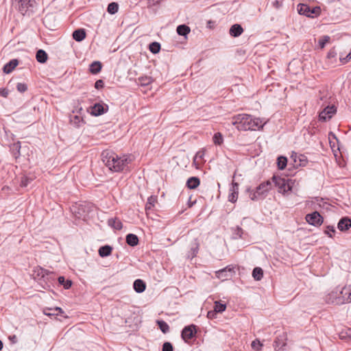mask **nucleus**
<instances>
[{
  "instance_id": "1",
  "label": "nucleus",
  "mask_w": 351,
  "mask_h": 351,
  "mask_svg": "<svg viewBox=\"0 0 351 351\" xmlns=\"http://www.w3.org/2000/svg\"><path fill=\"white\" fill-rule=\"evenodd\" d=\"M101 160L111 171L117 173L129 170L128 165L132 161L130 155L119 156L110 150L102 152Z\"/></svg>"
},
{
  "instance_id": "2",
  "label": "nucleus",
  "mask_w": 351,
  "mask_h": 351,
  "mask_svg": "<svg viewBox=\"0 0 351 351\" xmlns=\"http://www.w3.org/2000/svg\"><path fill=\"white\" fill-rule=\"evenodd\" d=\"M232 123L239 131L258 130L263 128L265 123L260 118L250 114H239L232 118Z\"/></svg>"
},
{
  "instance_id": "3",
  "label": "nucleus",
  "mask_w": 351,
  "mask_h": 351,
  "mask_svg": "<svg viewBox=\"0 0 351 351\" xmlns=\"http://www.w3.org/2000/svg\"><path fill=\"white\" fill-rule=\"evenodd\" d=\"M272 186L271 181L267 180L261 183L256 188L255 191L248 188L246 189V191L249 193L250 198L252 201H258L264 199L267 196V193L272 189Z\"/></svg>"
},
{
  "instance_id": "4",
  "label": "nucleus",
  "mask_w": 351,
  "mask_h": 351,
  "mask_svg": "<svg viewBox=\"0 0 351 351\" xmlns=\"http://www.w3.org/2000/svg\"><path fill=\"white\" fill-rule=\"evenodd\" d=\"M271 182L278 188V191L285 195L289 191H291L293 182L291 179L281 178L274 175L271 178Z\"/></svg>"
},
{
  "instance_id": "5",
  "label": "nucleus",
  "mask_w": 351,
  "mask_h": 351,
  "mask_svg": "<svg viewBox=\"0 0 351 351\" xmlns=\"http://www.w3.org/2000/svg\"><path fill=\"white\" fill-rule=\"evenodd\" d=\"M298 13L307 17L314 18L321 13V8L319 6L311 7L307 4L300 3L298 5Z\"/></svg>"
},
{
  "instance_id": "6",
  "label": "nucleus",
  "mask_w": 351,
  "mask_h": 351,
  "mask_svg": "<svg viewBox=\"0 0 351 351\" xmlns=\"http://www.w3.org/2000/svg\"><path fill=\"white\" fill-rule=\"evenodd\" d=\"M93 204L88 202L76 204L72 208V211L78 218L85 217L92 210Z\"/></svg>"
},
{
  "instance_id": "7",
  "label": "nucleus",
  "mask_w": 351,
  "mask_h": 351,
  "mask_svg": "<svg viewBox=\"0 0 351 351\" xmlns=\"http://www.w3.org/2000/svg\"><path fill=\"white\" fill-rule=\"evenodd\" d=\"M339 287H336L334 290L331 291L324 297V301L329 304L341 305L343 304L344 300L339 298Z\"/></svg>"
},
{
  "instance_id": "8",
  "label": "nucleus",
  "mask_w": 351,
  "mask_h": 351,
  "mask_svg": "<svg viewBox=\"0 0 351 351\" xmlns=\"http://www.w3.org/2000/svg\"><path fill=\"white\" fill-rule=\"evenodd\" d=\"M197 332V326L191 324L185 326L181 332V337L186 342L195 337Z\"/></svg>"
},
{
  "instance_id": "9",
  "label": "nucleus",
  "mask_w": 351,
  "mask_h": 351,
  "mask_svg": "<svg viewBox=\"0 0 351 351\" xmlns=\"http://www.w3.org/2000/svg\"><path fill=\"white\" fill-rule=\"evenodd\" d=\"M305 219L310 225L317 227L320 226L324 222L323 217L317 211L307 214Z\"/></svg>"
},
{
  "instance_id": "10",
  "label": "nucleus",
  "mask_w": 351,
  "mask_h": 351,
  "mask_svg": "<svg viewBox=\"0 0 351 351\" xmlns=\"http://www.w3.org/2000/svg\"><path fill=\"white\" fill-rule=\"evenodd\" d=\"M336 112L337 108L335 106H328L319 113V119L322 121H326L331 119Z\"/></svg>"
},
{
  "instance_id": "11",
  "label": "nucleus",
  "mask_w": 351,
  "mask_h": 351,
  "mask_svg": "<svg viewBox=\"0 0 351 351\" xmlns=\"http://www.w3.org/2000/svg\"><path fill=\"white\" fill-rule=\"evenodd\" d=\"M43 313L50 317L56 318V316L58 315H60L64 318L68 317V316L65 315L64 311L60 307L45 308L43 309Z\"/></svg>"
},
{
  "instance_id": "12",
  "label": "nucleus",
  "mask_w": 351,
  "mask_h": 351,
  "mask_svg": "<svg viewBox=\"0 0 351 351\" xmlns=\"http://www.w3.org/2000/svg\"><path fill=\"white\" fill-rule=\"evenodd\" d=\"M234 267L228 265L225 268L220 269L216 272V276L218 278H223V280L227 279L228 278H231L232 275L235 273Z\"/></svg>"
},
{
  "instance_id": "13",
  "label": "nucleus",
  "mask_w": 351,
  "mask_h": 351,
  "mask_svg": "<svg viewBox=\"0 0 351 351\" xmlns=\"http://www.w3.org/2000/svg\"><path fill=\"white\" fill-rule=\"evenodd\" d=\"M108 105L97 103L95 104L93 106L91 107L90 114L93 116L97 117L104 114L108 111Z\"/></svg>"
},
{
  "instance_id": "14",
  "label": "nucleus",
  "mask_w": 351,
  "mask_h": 351,
  "mask_svg": "<svg viewBox=\"0 0 351 351\" xmlns=\"http://www.w3.org/2000/svg\"><path fill=\"white\" fill-rule=\"evenodd\" d=\"M18 2L19 12L25 15L28 11L29 8L33 6V0H16Z\"/></svg>"
},
{
  "instance_id": "15",
  "label": "nucleus",
  "mask_w": 351,
  "mask_h": 351,
  "mask_svg": "<svg viewBox=\"0 0 351 351\" xmlns=\"http://www.w3.org/2000/svg\"><path fill=\"white\" fill-rule=\"evenodd\" d=\"M291 158L293 160L294 162L298 161V166L305 167L308 163V158L304 154L298 155L295 152H293Z\"/></svg>"
},
{
  "instance_id": "16",
  "label": "nucleus",
  "mask_w": 351,
  "mask_h": 351,
  "mask_svg": "<svg viewBox=\"0 0 351 351\" xmlns=\"http://www.w3.org/2000/svg\"><path fill=\"white\" fill-rule=\"evenodd\" d=\"M337 228L340 231H346L351 228V219L348 217H342L338 222Z\"/></svg>"
},
{
  "instance_id": "17",
  "label": "nucleus",
  "mask_w": 351,
  "mask_h": 351,
  "mask_svg": "<svg viewBox=\"0 0 351 351\" xmlns=\"http://www.w3.org/2000/svg\"><path fill=\"white\" fill-rule=\"evenodd\" d=\"M199 248V243L197 239H195L190 245V250L189 252L188 257L191 259L197 256Z\"/></svg>"
},
{
  "instance_id": "18",
  "label": "nucleus",
  "mask_w": 351,
  "mask_h": 351,
  "mask_svg": "<svg viewBox=\"0 0 351 351\" xmlns=\"http://www.w3.org/2000/svg\"><path fill=\"white\" fill-rule=\"evenodd\" d=\"M350 291V289H349L348 286H346L341 289L339 288L338 294L341 299L344 300L343 304L350 302L349 294H350L351 293Z\"/></svg>"
},
{
  "instance_id": "19",
  "label": "nucleus",
  "mask_w": 351,
  "mask_h": 351,
  "mask_svg": "<svg viewBox=\"0 0 351 351\" xmlns=\"http://www.w3.org/2000/svg\"><path fill=\"white\" fill-rule=\"evenodd\" d=\"M37 276H40V278H43L44 280L46 278L47 280H54L55 275L53 272L49 271L45 269L40 267L37 271Z\"/></svg>"
},
{
  "instance_id": "20",
  "label": "nucleus",
  "mask_w": 351,
  "mask_h": 351,
  "mask_svg": "<svg viewBox=\"0 0 351 351\" xmlns=\"http://www.w3.org/2000/svg\"><path fill=\"white\" fill-rule=\"evenodd\" d=\"M19 64V60L17 59H12L6 63L3 67V71L5 73H10Z\"/></svg>"
},
{
  "instance_id": "21",
  "label": "nucleus",
  "mask_w": 351,
  "mask_h": 351,
  "mask_svg": "<svg viewBox=\"0 0 351 351\" xmlns=\"http://www.w3.org/2000/svg\"><path fill=\"white\" fill-rule=\"evenodd\" d=\"M73 38L77 42H81L86 38V33L84 29H77L73 32Z\"/></svg>"
},
{
  "instance_id": "22",
  "label": "nucleus",
  "mask_w": 351,
  "mask_h": 351,
  "mask_svg": "<svg viewBox=\"0 0 351 351\" xmlns=\"http://www.w3.org/2000/svg\"><path fill=\"white\" fill-rule=\"evenodd\" d=\"M133 287L136 292L141 293H143L146 289L145 282L141 279H136L133 283Z\"/></svg>"
},
{
  "instance_id": "23",
  "label": "nucleus",
  "mask_w": 351,
  "mask_h": 351,
  "mask_svg": "<svg viewBox=\"0 0 351 351\" xmlns=\"http://www.w3.org/2000/svg\"><path fill=\"white\" fill-rule=\"evenodd\" d=\"M199 184H200L199 178L197 177L193 176V177L189 178L187 180L186 186L189 189H195L199 186Z\"/></svg>"
},
{
  "instance_id": "24",
  "label": "nucleus",
  "mask_w": 351,
  "mask_h": 351,
  "mask_svg": "<svg viewBox=\"0 0 351 351\" xmlns=\"http://www.w3.org/2000/svg\"><path fill=\"white\" fill-rule=\"evenodd\" d=\"M21 143L20 141H17L16 143L12 144L10 147L11 153L12 156L15 158V159L19 158L21 156Z\"/></svg>"
},
{
  "instance_id": "25",
  "label": "nucleus",
  "mask_w": 351,
  "mask_h": 351,
  "mask_svg": "<svg viewBox=\"0 0 351 351\" xmlns=\"http://www.w3.org/2000/svg\"><path fill=\"white\" fill-rule=\"evenodd\" d=\"M125 241L127 244L131 247L136 246L139 243L138 237L132 233L126 235Z\"/></svg>"
},
{
  "instance_id": "26",
  "label": "nucleus",
  "mask_w": 351,
  "mask_h": 351,
  "mask_svg": "<svg viewBox=\"0 0 351 351\" xmlns=\"http://www.w3.org/2000/svg\"><path fill=\"white\" fill-rule=\"evenodd\" d=\"M243 32V29L239 24H234L230 29V34L233 37H238Z\"/></svg>"
},
{
  "instance_id": "27",
  "label": "nucleus",
  "mask_w": 351,
  "mask_h": 351,
  "mask_svg": "<svg viewBox=\"0 0 351 351\" xmlns=\"http://www.w3.org/2000/svg\"><path fill=\"white\" fill-rule=\"evenodd\" d=\"M102 69V64L99 61H94L89 66V71L92 74L99 73Z\"/></svg>"
},
{
  "instance_id": "28",
  "label": "nucleus",
  "mask_w": 351,
  "mask_h": 351,
  "mask_svg": "<svg viewBox=\"0 0 351 351\" xmlns=\"http://www.w3.org/2000/svg\"><path fill=\"white\" fill-rule=\"evenodd\" d=\"M36 58L38 62L44 64L47 61L48 55L45 50L38 49L36 53Z\"/></svg>"
},
{
  "instance_id": "29",
  "label": "nucleus",
  "mask_w": 351,
  "mask_h": 351,
  "mask_svg": "<svg viewBox=\"0 0 351 351\" xmlns=\"http://www.w3.org/2000/svg\"><path fill=\"white\" fill-rule=\"evenodd\" d=\"M112 251V247L108 245H106L99 247L98 253L101 257L104 258L110 256Z\"/></svg>"
},
{
  "instance_id": "30",
  "label": "nucleus",
  "mask_w": 351,
  "mask_h": 351,
  "mask_svg": "<svg viewBox=\"0 0 351 351\" xmlns=\"http://www.w3.org/2000/svg\"><path fill=\"white\" fill-rule=\"evenodd\" d=\"M108 224L117 230H120L123 228L122 222L117 218L109 219L108 220Z\"/></svg>"
},
{
  "instance_id": "31",
  "label": "nucleus",
  "mask_w": 351,
  "mask_h": 351,
  "mask_svg": "<svg viewBox=\"0 0 351 351\" xmlns=\"http://www.w3.org/2000/svg\"><path fill=\"white\" fill-rule=\"evenodd\" d=\"M158 201V197L156 195H151L148 197L146 205H145V210L147 212L148 210H151L155 206V204Z\"/></svg>"
},
{
  "instance_id": "32",
  "label": "nucleus",
  "mask_w": 351,
  "mask_h": 351,
  "mask_svg": "<svg viewBox=\"0 0 351 351\" xmlns=\"http://www.w3.org/2000/svg\"><path fill=\"white\" fill-rule=\"evenodd\" d=\"M191 29L186 25H180L177 27L176 32L178 35L186 36L190 33Z\"/></svg>"
},
{
  "instance_id": "33",
  "label": "nucleus",
  "mask_w": 351,
  "mask_h": 351,
  "mask_svg": "<svg viewBox=\"0 0 351 351\" xmlns=\"http://www.w3.org/2000/svg\"><path fill=\"white\" fill-rule=\"evenodd\" d=\"M252 277L255 280H261L263 277V270L259 267H255L252 271Z\"/></svg>"
},
{
  "instance_id": "34",
  "label": "nucleus",
  "mask_w": 351,
  "mask_h": 351,
  "mask_svg": "<svg viewBox=\"0 0 351 351\" xmlns=\"http://www.w3.org/2000/svg\"><path fill=\"white\" fill-rule=\"evenodd\" d=\"M58 283L63 286L65 289L71 288L73 282L69 279H65L64 276H60L58 278Z\"/></svg>"
},
{
  "instance_id": "35",
  "label": "nucleus",
  "mask_w": 351,
  "mask_h": 351,
  "mask_svg": "<svg viewBox=\"0 0 351 351\" xmlns=\"http://www.w3.org/2000/svg\"><path fill=\"white\" fill-rule=\"evenodd\" d=\"M287 165V158L285 156H280L277 158V166L280 170H283Z\"/></svg>"
},
{
  "instance_id": "36",
  "label": "nucleus",
  "mask_w": 351,
  "mask_h": 351,
  "mask_svg": "<svg viewBox=\"0 0 351 351\" xmlns=\"http://www.w3.org/2000/svg\"><path fill=\"white\" fill-rule=\"evenodd\" d=\"M337 52L335 47L330 49L327 54V59L329 62L331 64L335 63L337 62Z\"/></svg>"
},
{
  "instance_id": "37",
  "label": "nucleus",
  "mask_w": 351,
  "mask_h": 351,
  "mask_svg": "<svg viewBox=\"0 0 351 351\" xmlns=\"http://www.w3.org/2000/svg\"><path fill=\"white\" fill-rule=\"evenodd\" d=\"M139 84L143 86L149 85L153 82V79L149 76H141L138 78Z\"/></svg>"
},
{
  "instance_id": "38",
  "label": "nucleus",
  "mask_w": 351,
  "mask_h": 351,
  "mask_svg": "<svg viewBox=\"0 0 351 351\" xmlns=\"http://www.w3.org/2000/svg\"><path fill=\"white\" fill-rule=\"evenodd\" d=\"M119 7L117 2H111L108 5L107 12L110 14H114L118 12Z\"/></svg>"
},
{
  "instance_id": "39",
  "label": "nucleus",
  "mask_w": 351,
  "mask_h": 351,
  "mask_svg": "<svg viewBox=\"0 0 351 351\" xmlns=\"http://www.w3.org/2000/svg\"><path fill=\"white\" fill-rule=\"evenodd\" d=\"M226 304L221 303L220 301H216L214 304V311L217 313H221L226 311Z\"/></svg>"
},
{
  "instance_id": "40",
  "label": "nucleus",
  "mask_w": 351,
  "mask_h": 351,
  "mask_svg": "<svg viewBox=\"0 0 351 351\" xmlns=\"http://www.w3.org/2000/svg\"><path fill=\"white\" fill-rule=\"evenodd\" d=\"M157 325L160 330L164 333L166 334L169 331V326L167 323L163 320H158Z\"/></svg>"
},
{
  "instance_id": "41",
  "label": "nucleus",
  "mask_w": 351,
  "mask_h": 351,
  "mask_svg": "<svg viewBox=\"0 0 351 351\" xmlns=\"http://www.w3.org/2000/svg\"><path fill=\"white\" fill-rule=\"evenodd\" d=\"M71 123L74 125L75 127H80L81 123H84V119L79 115H73L71 116L70 118Z\"/></svg>"
},
{
  "instance_id": "42",
  "label": "nucleus",
  "mask_w": 351,
  "mask_h": 351,
  "mask_svg": "<svg viewBox=\"0 0 351 351\" xmlns=\"http://www.w3.org/2000/svg\"><path fill=\"white\" fill-rule=\"evenodd\" d=\"M149 49L154 54L158 53L160 50V44L157 42H153L149 44Z\"/></svg>"
},
{
  "instance_id": "43",
  "label": "nucleus",
  "mask_w": 351,
  "mask_h": 351,
  "mask_svg": "<svg viewBox=\"0 0 351 351\" xmlns=\"http://www.w3.org/2000/svg\"><path fill=\"white\" fill-rule=\"evenodd\" d=\"M213 143L217 145H221L223 142V136L220 132H217L213 137Z\"/></svg>"
},
{
  "instance_id": "44",
  "label": "nucleus",
  "mask_w": 351,
  "mask_h": 351,
  "mask_svg": "<svg viewBox=\"0 0 351 351\" xmlns=\"http://www.w3.org/2000/svg\"><path fill=\"white\" fill-rule=\"evenodd\" d=\"M330 40L329 36H323L319 39V46L320 48L323 49L326 44L328 43Z\"/></svg>"
},
{
  "instance_id": "45",
  "label": "nucleus",
  "mask_w": 351,
  "mask_h": 351,
  "mask_svg": "<svg viewBox=\"0 0 351 351\" xmlns=\"http://www.w3.org/2000/svg\"><path fill=\"white\" fill-rule=\"evenodd\" d=\"M335 232V228L333 226H327L326 229L324 230V233L327 234L329 237L333 238V233Z\"/></svg>"
},
{
  "instance_id": "46",
  "label": "nucleus",
  "mask_w": 351,
  "mask_h": 351,
  "mask_svg": "<svg viewBox=\"0 0 351 351\" xmlns=\"http://www.w3.org/2000/svg\"><path fill=\"white\" fill-rule=\"evenodd\" d=\"M243 230L241 227L237 226L234 230V237L235 239H237V238L241 239V238H243Z\"/></svg>"
},
{
  "instance_id": "47",
  "label": "nucleus",
  "mask_w": 351,
  "mask_h": 351,
  "mask_svg": "<svg viewBox=\"0 0 351 351\" xmlns=\"http://www.w3.org/2000/svg\"><path fill=\"white\" fill-rule=\"evenodd\" d=\"M238 195L239 191L231 192L228 195V200L232 203L236 202L238 199Z\"/></svg>"
},
{
  "instance_id": "48",
  "label": "nucleus",
  "mask_w": 351,
  "mask_h": 351,
  "mask_svg": "<svg viewBox=\"0 0 351 351\" xmlns=\"http://www.w3.org/2000/svg\"><path fill=\"white\" fill-rule=\"evenodd\" d=\"M16 89L21 93H25L27 90V85L25 83H18L16 84Z\"/></svg>"
},
{
  "instance_id": "49",
  "label": "nucleus",
  "mask_w": 351,
  "mask_h": 351,
  "mask_svg": "<svg viewBox=\"0 0 351 351\" xmlns=\"http://www.w3.org/2000/svg\"><path fill=\"white\" fill-rule=\"evenodd\" d=\"M252 348L256 350H260L263 344L260 342L259 340L255 339L252 342Z\"/></svg>"
},
{
  "instance_id": "50",
  "label": "nucleus",
  "mask_w": 351,
  "mask_h": 351,
  "mask_svg": "<svg viewBox=\"0 0 351 351\" xmlns=\"http://www.w3.org/2000/svg\"><path fill=\"white\" fill-rule=\"evenodd\" d=\"M162 351H173V345L170 342H165L162 345Z\"/></svg>"
},
{
  "instance_id": "51",
  "label": "nucleus",
  "mask_w": 351,
  "mask_h": 351,
  "mask_svg": "<svg viewBox=\"0 0 351 351\" xmlns=\"http://www.w3.org/2000/svg\"><path fill=\"white\" fill-rule=\"evenodd\" d=\"M31 179L28 178L26 176H23L21 180V186L26 187L29 183L31 182Z\"/></svg>"
},
{
  "instance_id": "52",
  "label": "nucleus",
  "mask_w": 351,
  "mask_h": 351,
  "mask_svg": "<svg viewBox=\"0 0 351 351\" xmlns=\"http://www.w3.org/2000/svg\"><path fill=\"white\" fill-rule=\"evenodd\" d=\"M204 152H202V151H199L196 153L195 157H194V159H193V162L195 163L196 162V160L197 159H202L203 157H204Z\"/></svg>"
},
{
  "instance_id": "53",
  "label": "nucleus",
  "mask_w": 351,
  "mask_h": 351,
  "mask_svg": "<svg viewBox=\"0 0 351 351\" xmlns=\"http://www.w3.org/2000/svg\"><path fill=\"white\" fill-rule=\"evenodd\" d=\"M104 82L102 80H98L95 83V88L96 89H101L104 87Z\"/></svg>"
},
{
  "instance_id": "54",
  "label": "nucleus",
  "mask_w": 351,
  "mask_h": 351,
  "mask_svg": "<svg viewBox=\"0 0 351 351\" xmlns=\"http://www.w3.org/2000/svg\"><path fill=\"white\" fill-rule=\"evenodd\" d=\"M9 94V90L6 88L0 89V95L2 97H7Z\"/></svg>"
},
{
  "instance_id": "55",
  "label": "nucleus",
  "mask_w": 351,
  "mask_h": 351,
  "mask_svg": "<svg viewBox=\"0 0 351 351\" xmlns=\"http://www.w3.org/2000/svg\"><path fill=\"white\" fill-rule=\"evenodd\" d=\"M351 59H348V56H346V57L343 58L342 56L339 57V60L342 64H346Z\"/></svg>"
},
{
  "instance_id": "56",
  "label": "nucleus",
  "mask_w": 351,
  "mask_h": 351,
  "mask_svg": "<svg viewBox=\"0 0 351 351\" xmlns=\"http://www.w3.org/2000/svg\"><path fill=\"white\" fill-rule=\"evenodd\" d=\"M216 314H217V313L214 310L213 311H210L207 313V317L209 319H213V318H215Z\"/></svg>"
},
{
  "instance_id": "57",
  "label": "nucleus",
  "mask_w": 351,
  "mask_h": 351,
  "mask_svg": "<svg viewBox=\"0 0 351 351\" xmlns=\"http://www.w3.org/2000/svg\"><path fill=\"white\" fill-rule=\"evenodd\" d=\"M232 192L239 191V184L237 182H232Z\"/></svg>"
},
{
  "instance_id": "58",
  "label": "nucleus",
  "mask_w": 351,
  "mask_h": 351,
  "mask_svg": "<svg viewBox=\"0 0 351 351\" xmlns=\"http://www.w3.org/2000/svg\"><path fill=\"white\" fill-rule=\"evenodd\" d=\"M9 339L13 343H16L17 342V338L15 335L10 336Z\"/></svg>"
},
{
  "instance_id": "59",
  "label": "nucleus",
  "mask_w": 351,
  "mask_h": 351,
  "mask_svg": "<svg viewBox=\"0 0 351 351\" xmlns=\"http://www.w3.org/2000/svg\"><path fill=\"white\" fill-rule=\"evenodd\" d=\"M346 334H347L348 337L351 339V328H349L348 330V331L346 332Z\"/></svg>"
},
{
  "instance_id": "60",
  "label": "nucleus",
  "mask_w": 351,
  "mask_h": 351,
  "mask_svg": "<svg viewBox=\"0 0 351 351\" xmlns=\"http://www.w3.org/2000/svg\"><path fill=\"white\" fill-rule=\"evenodd\" d=\"M3 346V342L1 340H0V351L2 350Z\"/></svg>"
},
{
  "instance_id": "61",
  "label": "nucleus",
  "mask_w": 351,
  "mask_h": 351,
  "mask_svg": "<svg viewBox=\"0 0 351 351\" xmlns=\"http://www.w3.org/2000/svg\"><path fill=\"white\" fill-rule=\"evenodd\" d=\"M348 287H349V289H350V292L351 293V285H349ZM349 296H350V302H351V293L349 294Z\"/></svg>"
},
{
  "instance_id": "62",
  "label": "nucleus",
  "mask_w": 351,
  "mask_h": 351,
  "mask_svg": "<svg viewBox=\"0 0 351 351\" xmlns=\"http://www.w3.org/2000/svg\"><path fill=\"white\" fill-rule=\"evenodd\" d=\"M195 203V202H189V207H192V206H193V205Z\"/></svg>"
},
{
  "instance_id": "63",
  "label": "nucleus",
  "mask_w": 351,
  "mask_h": 351,
  "mask_svg": "<svg viewBox=\"0 0 351 351\" xmlns=\"http://www.w3.org/2000/svg\"><path fill=\"white\" fill-rule=\"evenodd\" d=\"M347 56H348V59H351V51Z\"/></svg>"
},
{
  "instance_id": "64",
  "label": "nucleus",
  "mask_w": 351,
  "mask_h": 351,
  "mask_svg": "<svg viewBox=\"0 0 351 351\" xmlns=\"http://www.w3.org/2000/svg\"><path fill=\"white\" fill-rule=\"evenodd\" d=\"M275 4H276V6L278 7V4H279V2H278V1H276L275 2Z\"/></svg>"
}]
</instances>
